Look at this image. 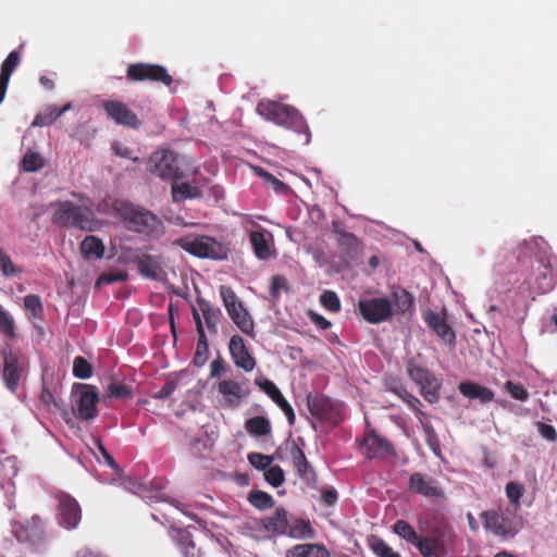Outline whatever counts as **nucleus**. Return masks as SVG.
<instances>
[{
	"mask_svg": "<svg viewBox=\"0 0 557 557\" xmlns=\"http://www.w3.org/2000/svg\"><path fill=\"white\" fill-rule=\"evenodd\" d=\"M148 166L152 174L163 180L177 181L183 177L178 154L172 150L153 152L149 158Z\"/></svg>",
	"mask_w": 557,
	"mask_h": 557,
	"instance_id": "0eeeda50",
	"label": "nucleus"
},
{
	"mask_svg": "<svg viewBox=\"0 0 557 557\" xmlns=\"http://www.w3.org/2000/svg\"><path fill=\"white\" fill-rule=\"evenodd\" d=\"M320 304L324 309L334 313L338 312L342 308L341 300L337 294L333 290H324L320 295Z\"/></svg>",
	"mask_w": 557,
	"mask_h": 557,
	"instance_id": "de8ad7c7",
	"label": "nucleus"
},
{
	"mask_svg": "<svg viewBox=\"0 0 557 557\" xmlns=\"http://www.w3.org/2000/svg\"><path fill=\"white\" fill-rule=\"evenodd\" d=\"M408 373H409L410 379L414 383H417L419 386L422 383H424L430 377V375H432V373L429 370H426L422 367H419V366L409 367Z\"/></svg>",
	"mask_w": 557,
	"mask_h": 557,
	"instance_id": "052dcab7",
	"label": "nucleus"
},
{
	"mask_svg": "<svg viewBox=\"0 0 557 557\" xmlns=\"http://www.w3.org/2000/svg\"><path fill=\"white\" fill-rule=\"evenodd\" d=\"M45 161L37 152L28 151L21 161V166L25 172H36L44 168Z\"/></svg>",
	"mask_w": 557,
	"mask_h": 557,
	"instance_id": "49530a36",
	"label": "nucleus"
},
{
	"mask_svg": "<svg viewBox=\"0 0 557 557\" xmlns=\"http://www.w3.org/2000/svg\"><path fill=\"white\" fill-rule=\"evenodd\" d=\"M458 389L465 397L469 399H478L483 404L490 403L494 399L495 393L472 381H463L458 385Z\"/></svg>",
	"mask_w": 557,
	"mask_h": 557,
	"instance_id": "393cba45",
	"label": "nucleus"
},
{
	"mask_svg": "<svg viewBox=\"0 0 557 557\" xmlns=\"http://www.w3.org/2000/svg\"><path fill=\"white\" fill-rule=\"evenodd\" d=\"M54 498L58 502V523L66 530L76 529L82 520V508L78 502L63 491L55 492Z\"/></svg>",
	"mask_w": 557,
	"mask_h": 557,
	"instance_id": "1a4fd4ad",
	"label": "nucleus"
},
{
	"mask_svg": "<svg viewBox=\"0 0 557 557\" xmlns=\"http://www.w3.org/2000/svg\"><path fill=\"white\" fill-rule=\"evenodd\" d=\"M257 112L264 120L278 126L306 135L309 138V126L302 114L294 107L276 101H260Z\"/></svg>",
	"mask_w": 557,
	"mask_h": 557,
	"instance_id": "7ed1b4c3",
	"label": "nucleus"
},
{
	"mask_svg": "<svg viewBox=\"0 0 557 557\" xmlns=\"http://www.w3.org/2000/svg\"><path fill=\"white\" fill-rule=\"evenodd\" d=\"M73 375L77 379H88L92 375L91 364L82 356H78L73 361Z\"/></svg>",
	"mask_w": 557,
	"mask_h": 557,
	"instance_id": "09e8293b",
	"label": "nucleus"
},
{
	"mask_svg": "<svg viewBox=\"0 0 557 557\" xmlns=\"http://www.w3.org/2000/svg\"><path fill=\"white\" fill-rule=\"evenodd\" d=\"M533 278L528 282L530 288L537 294H546L550 292L556 283V269L549 257H541L539 267L533 274Z\"/></svg>",
	"mask_w": 557,
	"mask_h": 557,
	"instance_id": "ddd939ff",
	"label": "nucleus"
},
{
	"mask_svg": "<svg viewBox=\"0 0 557 557\" xmlns=\"http://www.w3.org/2000/svg\"><path fill=\"white\" fill-rule=\"evenodd\" d=\"M481 520L486 530L498 536L513 537L519 532V524L503 511H483Z\"/></svg>",
	"mask_w": 557,
	"mask_h": 557,
	"instance_id": "9b49d317",
	"label": "nucleus"
},
{
	"mask_svg": "<svg viewBox=\"0 0 557 557\" xmlns=\"http://www.w3.org/2000/svg\"><path fill=\"white\" fill-rule=\"evenodd\" d=\"M392 302L400 313H412L414 310V297L408 290L394 286L391 292Z\"/></svg>",
	"mask_w": 557,
	"mask_h": 557,
	"instance_id": "c756f323",
	"label": "nucleus"
},
{
	"mask_svg": "<svg viewBox=\"0 0 557 557\" xmlns=\"http://www.w3.org/2000/svg\"><path fill=\"white\" fill-rule=\"evenodd\" d=\"M249 240L252 246L253 252L260 260H267L271 257L272 251L267 239L265 233L262 231H252L249 234Z\"/></svg>",
	"mask_w": 557,
	"mask_h": 557,
	"instance_id": "473e14b6",
	"label": "nucleus"
},
{
	"mask_svg": "<svg viewBox=\"0 0 557 557\" xmlns=\"http://www.w3.org/2000/svg\"><path fill=\"white\" fill-rule=\"evenodd\" d=\"M286 557H330V553L323 545L297 544L287 550Z\"/></svg>",
	"mask_w": 557,
	"mask_h": 557,
	"instance_id": "c85d7f7f",
	"label": "nucleus"
},
{
	"mask_svg": "<svg viewBox=\"0 0 557 557\" xmlns=\"http://www.w3.org/2000/svg\"><path fill=\"white\" fill-rule=\"evenodd\" d=\"M504 388L516 400L525 401L529 398L528 389L521 384L507 381L504 385Z\"/></svg>",
	"mask_w": 557,
	"mask_h": 557,
	"instance_id": "603ef678",
	"label": "nucleus"
},
{
	"mask_svg": "<svg viewBox=\"0 0 557 557\" xmlns=\"http://www.w3.org/2000/svg\"><path fill=\"white\" fill-rule=\"evenodd\" d=\"M24 308L33 319H42L44 306L38 295L30 294L24 297Z\"/></svg>",
	"mask_w": 557,
	"mask_h": 557,
	"instance_id": "79ce46f5",
	"label": "nucleus"
},
{
	"mask_svg": "<svg viewBox=\"0 0 557 557\" xmlns=\"http://www.w3.org/2000/svg\"><path fill=\"white\" fill-rule=\"evenodd\" d=\"M440 389L441 383L434 374L430 375V377L420 385V392L423 398L430 404H434L440 399Z\"/></svg>",
	"mask_w": 557,
	"mask_h": 557,
	"instance_id": "4c0bfd02",
	"label": "nucleus"
},
{
	"mask_svg": "<svg viewBox=\"0 0 557 557\" xmlns=\"http://www.w3.org/2000/svg\"><path fill=\"white\" fill-rule=\"evenodd\" d=\"M409 490L424 497L443 498L444 492L433 478L416 472L410 475L408 482Z\"/></svg>",
	"mask_w": 557,
	"mask_h": 557,
	"instance_id": "a211bd4d",
	"label": "nucleus"
},
{
	"mask_svg": "<svg viewBox=\"0 0 557 557\" xmlns=\"http://www.w3.org/2000/svg\"><path fill=\"white\" fill-rule=\"evenodd\" d=\"M422 429L425 435L426 444L434 453H436L440 448V440L434 428L430 423H423Z\"/></svg>",
	"mask_w": 557,
	"mask_h": 557,
	"instance_id": "bf43d9fd",
	"label": "nucleus"
},
{
	"mask_svg": "<svg viewBox=\"0 0 557 557\" xmlns=\"http://www.w3.org/2000/svg\"><path fill=\"white\" fill-rule=\"evenodd\" d=\"M55 211L53 222L61 226H73L83 231H95L97 221L94 211L86 202L83 206L71 201H57L53 203Z\"/></svg>",
	"mask_w": 557,
	"mask_h": 557,
	"instance_id": "20e7f679",
	"label": "nucleus"
},
{
	"mask_svg": "<svg viewBox=\"0 0 557 557\" xmlns=\"http://www.w3.org/2000/svg\"><path fill=\"white\" fill-rule=\"evenodd\" d=\"M0 272L5 277H12L23 273V269L15 265L11 257L0 248Z\"/></svg>",
	"mask_w": 557,
	"mask_h": 557,
	"instance_id": "a18cd8bd",
	"label": "nucleus"
},
{
	"mask_svg": "<svg viewBox=\"0 0 557 557\" xmlns=\"http://www.w3.org/2000/svg\"><path fill=\"white\" fill-rule=\"evenodd\" d=\"M244 426L247 433L253 437H262L272 433L271 422L263 416L247 419Z\"/></svg>",
	"mask_w": 557,
	"mask_h": 557,
	"instance_id": "2f4dec72",
	"label": "nucleus"
},
{
	"mask_svg": "<svg viewBox=\"0 0 557 557\" xmlns=\"http://www.w3.org/2000/svg\"><path fill=\"white\" fill-rule=\"evenodd\" d=\"M307 406L310 413L320 421L333 423L338 420L339 404L322 394H309Z\"/></svg>",
	"mask_w": 557,
	"mask_h": 557,
	"instance_id": "f8f14e48",
	"label": "nucleus"
},
{
	"mask_svg": "<svg viewBox=\"0 0 557 557\" xmlns=\"http://www.w3.org/2000/svg\"><path fill=\"white\" fill-rule=\"evenodd\" d=\"M139 273L148 278L159 281L165 272L162 267V260L159 256L140 255L135 258Z\"/></svg>",
	"mask_w": 557,
	"mask_h": 557,
	"instance_id": "4be33fe9",
	"label": "nucleus"
},
{
	"mask_svg": "<svg viewBox=\"0 0 557 557\" xmlns=\"http://www.w3.org/2000/svg\"><path fill=\"white\" fill-rule=\"evenodd\" d=\"M12 533L17 542L36 553L45 552L49 543L46 523L38 515L21 522H13Z\"/></svg>",
	"mask_w": 557,
	"mask_h": 557,
	"instance_id": "39448f33",
	"label": "nucleus"
},
{
	"mask_svg": "<svg viewBox=\"0 0 557 557\" xmlns=\"http://www.w3.org/2000/svg\"><path fill=\"white\" fill-rule=\"evenodd\" d=\"M177 245L186 252L213 260L226 258V251L221 243L210 236H186L177 240Z\"/></svg>",
	"mask_w": 557,
	"mask_h": 557,
	"instance_id": "423d86ee",
	"label": "nucleus"
},
{
	"mask_svg": "<svg viewBox=\"0 0 557 557\" xmlns=\"http://www.w3.org/2000/svg\"><path fill=\"white\" fill-rule=\"evenodd\" d=\"M286 534L296 540L313 539L315 532L308 520L293 519L288 520V529Z\"/></svg>",
	"mask_w": 557,
	"mask_h": 557,
	"instance_id": "72a5a7b5",
	"label": "nucleus"
},
{
	"mask_svg": "<svg viewBox=\"0 0 557 557\" xmlns=\"http://www.w3.org/2000/svg\"><path fill=\"white\" fill-rule=\"evenodd\" d=\"M82 387L83 391L76 400L74 412L78 419L89 421L98 416L97 404L99 401V394L95 386L82 385Z\"/></svg>",
	"mask_w": 557,
	"mask_h": 557,
	"instance_id": "2eb2a0df",
	"label": "nucleus"
},
{
	"mask_svg": "<svg viewBox=\"0 0 557 557\" xmlns=\"http://www.w3.org/2000/svg\"><path fill=\"white\" fill-rule=\"evenodd\" d=\"M362 448L367 458H382L385 456H396L393 444L386 438L381 437L373 430L364 434Z\"/></svg>",
	"mask_w": 557,
	"mask_h": 557,
	"instance_id": "f3484780",
	"label": "nucleus"
},
{
	"mask_svg": "<svg viewBox=\"0 0 557 557\" xmlns=\"http://www.w3.org/2000/svg\"><path fill=\"white\" fill-rule=\"evenodd\" d=\"M128 280V273L125 270H114V271H108L102 273L97 282L96 285L100 286L103 284H113L116 282H126Z\"/></svg>",
	"mask_w": 557,
	"mask_h": 557,
	"instance_id": "8fccbe9b",
	"label": "nucleus"
},
{
	"mask_svg": "<svg viewBox=\"0 0 557 557\" xmlns=\"http://www.w3.org/2000/svg\"><path fill=\"white\" fill-rule=\"evenodd\" d=\"M308 317L310 321L321 330H327L332 325V323L326 318L312 310L308 312Z\"/></svg>",
	"mask_w": 557,
	"mask_h": 557,
	"instance_id": "69168bd1",
	"label": "nucleus"
},
{
	"mask_svg": "<svg viewBox=\"0 0 557 557\" xmlns=\"http://www.w3.org/2000/svg\"><path fill=\"white\" fill-rule=\"evenodd\" d=\"M218 391L221 395L227 398V401L232 406H237L240 400L246 398L249 394L247 388H244L234 380H223L219 382Z\"/></svg>",
	"mask_w": 557,
	"mask_h": 557,
	"instance_id": "a878e982",
	"label": "nucleus"
},
{
	"mask_svg": "<svg viewBox=\"0 0 557 557\" xmlns=\"http://www.w3.org/2000/svg\"><path fill=\"white\" fill-rule=\"evenodd\" d=\"M220 296L226 310L232 307L240 308V306L243 305V302L238 299L235 292L230 286L221 285Z\"/></svg>",
	"mask_w": 557,
	"mask_h": 557,
	"instance_id": "3c124183",
	"label": "nucleus"
},
{
	"mask_svg": "<svg viewBox=\"0 0 557 557\" xmlns=\"http://www.w3.org/2000/svg\"><path fill=\"white\" fill-rule=\"evenodd\" d=\"M22 371L23 364L21 363L18 356L13 351L4 354L2 379L5 386L12 393H15L18 387Z\"/></svg>",
	"mask_w": 557,
	"mask_h": 557,
	"instance_id": "412c9836",
	"label": "nucleus"
},
{
	"mask_svg": "<svg viewBox=\"0 0 557 557\" xmlns=\"http://www.w3.org/2000/svg\"><path fill=\"white\" fill-rule=\"evenodd\" d=\"M369 547L377 557H401L398 553L394 552L393 548L381 537L371 535L368 539Z\"/></svg>",
	"mask_w": 557,
	"mask_h": 557,
	"instance_id": "ea45409f",
	"label": "nucleus"
},
{
	"mask_svg": "<svg viewBox=\"0 0 557 557\" xmlns=\"http://www.w3.org/2000/svg\"><path fill=\"white\" fill-rule=\"evenodd\" d=\"M264 479L273 487H278L284 482V472L280 466H272L265 470Z\"/></svg>",
	"mask_w": 557,
	"mask_h": 557,
	"instance_id": "5fc2aeb1",
	"label": "nucleus"
},
{
	"mask_svg": "<svg viewBox=\"0 0 557 557\" xmlns=\"http://www.w3.org/2000/svg\"><path fill=\"white\" fill-rule=\"evenodd\" d=\"M524 488L521 484L516 482H508L506 485V494L511 503L516 505V508L520 506V498L523 495Z\"/></svg>",
	"mask_w": 557,
	"mask_h": 557,
	"instance_id": "6e6d98bb",
	"label": "nucleus"
},
{
	"mask_svg": "<svg viewBox=\"0 0 557 557\" xmlns=\"http://www.w3.org/2000/svg\"><path fill=\"white\" fill-rule=\"evenodd\" d=\"M209 355V346L206 334H198V341L196 346V351L194 355L193 363L196 367H202L207 360Z\"/></svg>",
	"mask_w": 557,
	"mask_h": 557,
	"instance_id": "37998d69",
	"label": "nucleus"
},
{
	"mask_svg": "<svg viewBox=\"0 0 557 557\" xmlns=\"http://www.w3.org/2000/svg\"><path fill=\"white\" fill-rule=\"evenodd\" d=\"M21 62L17 51H11L1 64L0 70V104L5 98L10 77Z\"/></svg>",
	"mask_w": 557,
	"mask_h": 557,
	"instance_id": "b1692460",
	"label": "nucleus"
},
{
	"mask_svg": "<svg viewBox=\"0 0 557 557\" xmlns=\"http://www.w3.org/2000/svg\"><path fill=\"white\" fill-rule=\"evenodd\" d=\"M197 304L202 313L207 327L210 332L216 333L218 324L220 323L222 315L221 310L219 308H214L208 300L203 298H197Z\"/></svg>",
	"mask_w": 557,
	"mask_h": 557,
	"instance_id": "7c9ffc66",
	"label": "nucleus"
},
{
	"mask_svg": "<svg viewBox=\"0 0 557 557\" xmlns=\"http://www.w3.org/2000/svg\"><path fill=\"white\" fill-rule=\"evenodd\" d=\"M102 108L107 115L119 125L133 129L141 126V121L137 114L120 100H106Z\"/></svg>",
	"mask_w": 557,
	"mask_h": 557,
	"instance_id": "4468645a",
	"label": "nucleus"
},
{
	"mask_svg": "<svg viewBox=\"0 0 557 557\" xmlns=\"http://www.w3.org/2000/svg\"><path fill=\"white\" fill-rule=\"evenodd\" d=\"M255 384L263 391L284 412L290 425L295 423V412L277 386L269 379H256Z\"/></svg>",
	"mask_w": 557,
	"mask_h": 557,
	"instance_id": "6ab92c4d",
	"label": "nucleus"
},
{
	"mask_svg": "<svg viewBox=\"0 0 557 557\" xmlns=\"http://www.w3.org/2000/svg\"><path fill=\"white\" fill-rule=\"evenodd\" d=\"M71 109V103H66L58 109L55 106L48 107L42 113L35 116L34 126H47L53 124L63 113Z\"/></svg>",
	"mask_w": 557,
	"mask_h": 557,
	"instance_id": "c9c22d12",
	"label": "nucleus"
},
{
	"mask_svg": "<svg viewBox=\"0 0 557 557\" xmlns=\"http://www.w3.org/2000/svg\"><path fill=\"white\" fill-rule=\"evenodd\" d=\"M79 249L85 259H101L106 252L103 242L94 235L86 236L81 243Z\"/></svg>",
	"mask_w": 557,
	"mask_h": 557,
	"instance_id": "bb28decb",
	"label": "nucleus"
},
{
	"mask_svg": "<svg viewBox=\"0 0 557 557\" xmlns=\"http://www.w3.org/2000/svg\"><path fill=\"white\" fill-rule=\"evenodd\" d=\"M338 494L334 487H324L321 490V500L325 506L332 507L337 503Z\"/></svg>",
	"mask_w": 557,
	"mask_h": 557,
	"instance_id": "e2e57ef3",
	"label": "nucleus"
},
{
	"mask_svg": "<svg viewBox=\"0 0 557 557\" xmlns=\"http://www.w3.org/2000/svg\"><path fill=\"white\" fill-rule=\"evenodd\" d=\"M288 512L283 507L276 508L271 516L262 519L263 529L274 535H284L288 529Z\"/></svg>",
	"mask_w": 557,
	"mask_h": 557,
	"instance_id": "5701e85b",
	"label": "nucleus"
},
{
	"mask_svg": "<svg viewBox=\"0 0 557 557\" xmlns=\"http://www.w3.org/2000/svg\"><path fill=\"white\" fill-rule=\"evenodd\" d=\"M392 530L407 543L413 545L423 557H445L450 532L443 527H432L419 534L406 520H397Z\"/></svg>",
	"mask_w": 557,
	"mask_h": 557,
	"instance_id": "f257e3e1",
	"label": "nucleus"
},
{
	"mask_svg": "<svg viewBox=\"0 0 557 557\" xmlns=\"http://www.w3.org/2000/svg\"><path fill=\"white\" fill-rule=\"evenodd\" d=\"M40 401L49 411H57L59 409V405L53 394L48 388H42L40 394Z\"/></svg>",
	"mask_w": 557,
	"mask_h": 557,
	"instance_id": "680f3d73",
	"label": "nucleus"
},
{
	"mask_svg": "<svg viewBox=\"0 0 557 557\" xmlns=\"http://www.w3.org/2000/svg\"><path fill=\"white\" fill-rule=\"evenodd\" d=\"M109 397L116 399H129L133 396L132 387L121 381H113L107 388Z\"/></svg>",
	"mask_w": 557,
	"mask_h": 557,
	"instance_id": "c03bdc74",
	"label": "nucleus"
},
{
	"mask_svg": "<svg viewBox=\"0 0 557 557\" xmlns=\"http://www.w3.org/2000/svg\"><path fill=\"white\" fill-rule=\"evenodd\" d=\"M178 546H180L181 553L183 554L184 557H196L197 556L196 545H195L194 541L191 540L190 534L181 535Z\"/></svg>",
	"mask_w": 557,
	"mask_h": 557,
	"instance_id": "13d9d810",
	"label": "nucleus"
},
{
	"mask_svg": "<svg viewBox=\"0 0 557 557\" xmlns=\"http://www.w3.org/2000/svg\"><path fill=\"white\" fill-rule=\"evenodd\" d=\"M424 322L446 344H455L456 334L453 327L447 323L445 313H437L428 310L424 313Z\"/></svg>",
	"mask_w": 557,
	"mask_h": 557,
	"instance_id": "aec40b11",
	"label": "nucleus"
},
{
	"mask_svg": "<svg viewBox=\"0 0 557 557\" xmlns=\"http://www.w3.org/2000/svg\"><path fill=\"white\" fill-rule=\"evenodd\" d=\"M176 388L174 381H168L156 394L154 397L158 399H165L170 397Z\"/></svg>",
	"mask_w": 557,
	"mask_h": 557,
	"instance_id": "338daca9",
	"label": "nucleus"
},
{
	"mask_svg": "<svg viewBox=\"0 0 557 557\" xmlns=\"http://www.w3.org/2000/svg\"><path fill=\"white\" fill-rule=\"evenodd\" d=\"M248 461L252 467L259 470H267L273 462V457L263 455L261 453H250L248 455Z\"/></svg>",
	"mask_w": 557,
	"mask_h": 557,
	"instance_id": "864d4df0",
	"label": "nucleus"
},
{
	"mask_svg": "<svg viewBox=\"0 0 557 557\" xmlns=\"http://www.w3.org/2000/svg\"><path fill=\"white\" fill-rule=\"evenodd\" d=\"M358 311L368 323L380 324L393 317L394 307L392 300L386 297H367L359 299Z\"/></svg>",
	"mask_w": 557,
	"mask_h": 557,
	"instance_id": "6e6552de",
	"label": "nucleus"
},
{
	"mask_svg": "<svg viewBox=\"0 0 557 557\" xmlns=\"http://www.w3.org/2000/svg\"><path fill=\"white\" fill-rule=\"evenodd\" d=\"M290 457L297 473L301 479L310 481V475L315 478V474L304 453V450L296 444L290 449Z\"/></svg>",
	"mask_w": 557,
	"mask_h": 557,
	"instance_id": "cd10ccee",
	"label": "nucleus"
},
{
	"mask_svg": "<svg viewBox=\"0 0 557 557\" xmlns=\"http://www.w3.org/2000/svg\"><path fill=\"white\" fill-rule=\"evenodd\" d=\"M239 311L240 313L233 317L232 321L243 333L250 337H255V322L251 315L244 305L240 306Z\"/></svg>",
	"mask_w": 557,
	"mask_h": 557,
	"instance_id": "58836bf2",
	"label": "nucleus"
},
{
	"mask_svg": "<svg viewBox=\"0 0 557 557\" xmlns=\"http://www.w3.org/2000/svg\"><path fill=\"white\" fill-rule=\"evenodd\" d=\"M112 208L129 231L151 237L163 234L162 221L151 211L126 200H115Z\"/></svg>",
	"mask_w": 557,
	"mask_h": 557,
	"instance_id": "f03ea898",
	"label": "nucleus"
},
{
	"mask_svg": "<svg viewBox=\"0 0 557 557\" xmlns=\"http://www.w3.org/2000/svg\"><path fill=\"white\" fill-rule=\"evenodd\" d=\"M201 197V190L197 186H191L187 182L172 184V199L174 202H181L186 199H196Z\"/></svg>",
	"mask_w": 557,
	"mask_h": 557,
	"instance_id": "f704fd0d",
	"label": "nucleus"
},
{
	"mask_svg": "<svg viewBox=\"0 0 557 557\" xmlns=\"http://www.w3.org/2000/svg\"><path fill=\"white\" fill-rule=\"evenodd\" d=\"M126 77L131 82H160L165 86L173 83L172 76L164 66L143 62L129 64L126 70Z\"/></svg>",
	"mask_w": 557,
	"mask_h": 557,
	"instance_id": "9d476101",
	"label": "nucleus"
},
{
	"mask_svg": "<svg viewBox=\"0 0 557 557\" xmlns=\"http://www.w3.org/2000/svg\"><path fill=\"white\" fill-rule=\"evenodd\" d=\"M0 334L10 341L17 338L15 320L2 306H0Z\"/></svg>",
	"mask_w": 557,
	"mask_h": 557,
	"instance_id": "e433bc0d",
	"label": "nucleus"
},
{
	"mask_svg": "<svg viewBox=\"0 0 557 557\" xmlns=\"http://www.w3.org/2000/svg\"><path fill=\"white\" fill-rule=\"evenodd\" d=\"M248 500L253 507L260 510L271 509L275 505L273 497L260 490H252L248 494Z\"/></svg>",
	"mask_w": 557,
	"mask_h": 557,
	"instance_id": "a19ab883",
	"label": "nucleus"
},
{
	"mask_svg": "<svg viewBox=\"0 0 557 557\" xmlns=\"http://www.w3.org/2000/svg\"><path fill=\"white\" fill-rule=\"evenodd\" d=\"M228 351L234 364L237 368L244 370L245 372H251L256 368L257 361L250 354L244 338L240 335L235 334L231 337L228 343Z\"/></svg>",
	"mask_w": 557,
	"mask_h": 557,
	"instance_id": "dca6fc26",
	"label": "nucleus"
},
{
	"mask_svg": "<svg viewBox=\"0 0 557 557\" xmlns=\"http://www.w3.org/2000/svg\"><path fill=\"white\" fill-rule=\"evenodd\" d=\"M286 288H287V281L285 277L280 276V275H275L272 277L271 292H270L272 297H274V298L278 297L280 290L286 289Z\"/></svg>",
	"mask_w": 557,
	"mask_h": 557,
	"instance_id": "0e129e2a",
	"label": "nucleus"
},
{
	"mask_svg": "<svg viewBox=\"0 0 557 557\" xmlns=\"http://www.w3.org/2000/svg\"><path fill=\"white\" fill-rule=\"evenodd\" d=\"M259 175L262 176L265 182L270 183L273 187V189L281 194H286L289 190V186L285 184L284 182L280 181L277 177H275L273 174L260 169Z\"/></svg>",
	"mask_w": 557,
	"mask_h": 557,
	"instance_id": "4d7b16f0",
	"label": "nucleus"
},
{
	"mask_svg": "<svg viewBox=\"0 0 557 557\" xmlns=\"http://www.w3.org/2000/svg\"><path fill=\"white\" fill-rule=\"evenodd\" d=\"M225 370L224 360L222 358L214 359L210 364V375L211 377L221 376L222 372Z\"/></svg>",
	"mask_w": 557,
	"mask_h": 557,
	"instance_id": "774afa93",
	"label": "nucleus"
}]
</instances>
